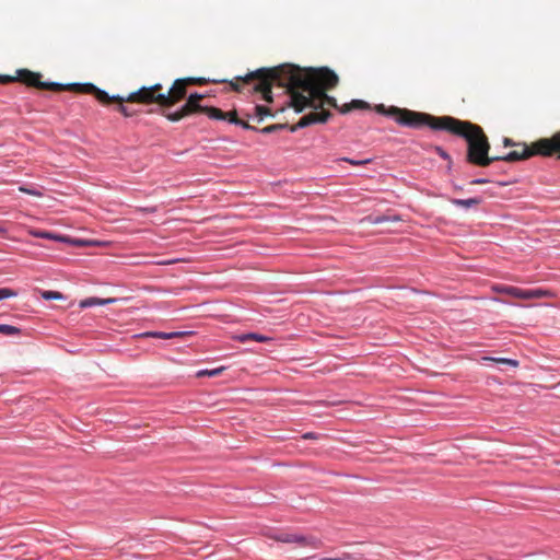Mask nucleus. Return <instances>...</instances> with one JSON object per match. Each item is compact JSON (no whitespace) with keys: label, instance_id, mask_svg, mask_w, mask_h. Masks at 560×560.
I'll return each mask as SVG.
<instances>
[{"label":"nucleus","instance_id":"28","mask_svg":"<svg viewBox=\"0 0 560 560\" xmlns=\"http://www.w3.org/2000/svg\"><path fill=\"white\" fill-rule=\"evenodd\" d=\"M144 336L160 338V339H171L170 332H163V331H150V332L144 334Z\"/></svg>","mask_w":560,"mask_h":560},{"label":"nucleus","instance_id":"3","mask_svg":"<svg viewBox=\"0 0 560 560\" xmlns=\"http://www.w3.org/2000/svg\"><path fill=\"white\" fill-rule=\"evenodd\" d=\"M208 80L205 78L187 77L176 79L172 86L164 92L160 83L151 86H142L130 100L141 102H156L161 108L168 109L183 101L187 95V88L189 85H205Z\"/></svg>","mask_w":560,"mask_h":560},{"label":"nucleus","instance_id":"13","mask_svg":"<svg viewBox=\"0 0 560 560\" xmlns=\"http://www.w3.org/2000/svg\"><path fill=\"white\" fill-rule=\"evenodd\" d=\"M225 115H226L225 120H228L229 122L242 126L244 129H247V130H257L254 126L249 125L247 121L240 119L237 117L236 110L228 112V113H225Z\"/></svg>","mask_w":560,"mask_h":560},{"label":"nucleus","instance_id":"22","mask_svg":"<svg viewBox=\"0 0 560 560\" xmlns=\"http://www.w3.org/2000/svg\"><path fill=\"white\" fill-rule=\"evenodd\" d=\"M285 128L290 129V126H288L287 124H275V125L267 126V127L260 129L259 131L261 133L268 135V133H273V132H277V131L285 129Z\"/></svg>","mask_w":560,"mask_h":560},{"label":"nucleus","instance_id":"25","mask_svg":"<svg viewBox=\"0 0 560 560\" xmlns=\"http://www.w3.org/2000/svg\"><path fill=\"white\" fill-rule=\"evenodd\" d=\"M294 536L295 534L283 533L275 536L273 539L281 542L291 544L294 542Z\"/></svg>","mask_w":560,"mask_h":560},{"label":"nucleus","instance_id":"1","mask_svg":"<svg viewBox=\"0 0 560 560\" xmlns=\"http://www.w3.org/2000/svg\"><path fill=\"white\" fill-rule=\"evenodd\" d=\"M338 83V75L327 67L301 68L281 65L275 68H260L244 77H236L230 85L237 92L260 93L266 102H272L273 85L287 89L290 104L295 112L314 109L290 126V131L295 132L313 124L326 122L331 115L325 109L326 105L339 108L336 98L327 95V91L335 89Z\"/></svg>","mask_w":560,"mask_h":560},{"label":"nucleus","instance_id":"37","mask_svg":"<svg viewBox=\"0 0 560 560\" xmlns=\"http://www.w3.org/2000/svg\"><path fill=\"white\" fill-rule=\"evenodd\" d=\"M552 139H557L559 141V148L557 149V153L556 154L560 158V131L555 133L552 136Z\"/></svg>","mask_w":560,"mask_h":560},{"label":"nucleus","instance_id":"35","mask_svg":"<svg viewBox=\"0 0 560 560\" xmlns=\"http://www.w3.org/2000/svg\"><path fill=\"white\" fill-rule=\"evenodd\" d=\"M303 439L305 440H315L317 439V434L314 432H307L303 435Z\"/></svg>","mask_w":560,"mask_h":560},{"label":"nucleus","instance_id":"9","mask_svg":"<svg viewBox=\"0 0 560 560\" xmlns=\"http://www.w3.org/2000/svg\"><path fill=\"white\" fill-rule=\"evenodd\" d=\"M499 292L509 294L511 296L522 299V300H532V299H542L550 298L553 294L548 290L542 289H530L524 290L516 287H501L498 289Z\"/></svg>","mask_w":560,"mask_h":560},{"label":"nucleus","instance_id":"30","mask_svg":"<svg viewBox=\"0 0 560 560\" xmlns=\"http://www.w3.org/2000/svg\"><path fill=\"white\" fill-rule=\"evenodd\" d=\"M205 95L202 94H199V93H191L186 101H189V102H198L200 103L201 100H203Z\"/></svg>","mask_w":560,"mask_h":560},{"label":"nucleus","instance_id":"24","mask_svg":"<svg viewBox=\"0 0 560 560\" xmlns=\"http://www.w3.org/2000/svg\"><path fill=\"white\" fill-rule=\"evenodd\" d=\"M42 298L44 300H62L63 299V295L60 293V292H57V291H43L42 292Z\"/></svg>","mask_w":560,"mask_h":560},{"label":"nucleus","instance_id":"11","mask_svg":"<svg viewBox=\"0 0 560 560\" xmlns=\"http://www.w3.org/2000/svg\"><path fill=\"white\" fill-rule=\"evenodd\" d=\"M294 538V542L301 546H311L313 548H320L323 546L322 540L314 536H303L295 534Z\"/></svg>","mask_w":560,"mask_h":560},{"label":"nucleus","instance_id":"20","mask_svg":"<svg viewBox=\"0 0 560 560\" xmlns=\"http://www.w3.org/2000/svg\"><path fill=\"white\" fill-rule=\"evenodd\" d=\"M225 370L224 366H220V368H217V369H212V370H200L196 373V376L197 377H202V376H210V377H213V376H219L223 371Z\"/></svg>","mask_w":560,"mask_h":560},{"label":"nucleus","instance_id":"29","mask_svg":"<svg viewBox=\"0 0 560 560\" xmlns=\"http://www.w3.org/2000/svg\"><path fill=\"white\" fill-rule=\"evenodd\" d=\"M16 295V292L9 288H1L0 289V301L8 298H13Z\"/></svg>","mask_w":560,"mask_h":560},{"label":"nucleus","instance_id":"41","mask_svg":"<svg viewBox=\"0 0 560 560\" xmlns=\"http://www.w3.org/2000/svg\"><path fill=\"white\" fill-rule=\"evenodd\" d=\"M174 262L173 260H168V261H165V262H161L162 265H166V264H172Z\"/></svg>","mask_w":560,"mask_h":560},{"label":"nucleus","instance_id":"19","mask_svg":"<svg viewBox=\"0 0 560 560\" xmlns=\"http://www.w3.org/2000/svg\"><path fill=\"white\" fill-rule=\"evenodd\" d=\"M483 360L492 361V362H495V363H499V364L510 365L512 368H517L518 364H520L517 360L506 359V358H489V357H485Z\"/></svg>","mask_w":560,"mask_h":560},{"label":"nucleus","instance_id":"23","mask_svg":"<svg viewBox=\"0 0 560 560\" xmlns=\"http://www.w3.org/2000/svg\"><path fill=\"white\" fill-rule=\"evenodd\" d=\"M390 218L386 215H378V217H366L362 220L363 223L369 224H381L383 222L389 221Z\"/></svg>","mask_w":560,"mask_h":560},{"label":"nucleus","instance_id":"38","mask_svg":"<svg viewBox=\"0 0 560 560\" xmlns=\"http://www.w3.org/2000/svg\"><path fill=\"white\" fill-rule=\"evenodd\" d=\"M504 147H513L515 145L514 142L510 138H504Z\"/></svg>","mask_w":560,"mask_h":560},{"label":"nucleus","instance_id":"7","mask_svg":"<svg viewBox=\"0 0 560 560\" xmlns=\"http://www.w3.org/2000/svg\"><path fill=\"white\" fill-rule=\"evenodd\" d=\"M96 90L98 92H80L81 94H91L93 95L101 104L103 105H108L110 103H117L118 104V107L117 109L125 116V117H130L133 115L132 112H129V109L124 105L125 102H128V103H139V104H144V105H150V104H156V102H141V101H133V100H129L131 98V96L133 94H136L138 91L136 92H132L130 93L128 96L126 97H122V96H109L107 94V92L98 89L96 86Z\"/></svg>","mask_w":560,"mask_h":560},{"label":"nucleus","instance_id":"40","mask_svg":"<svg viewBox=\"0 0 560 560\" xmlns=\"http://www.w3.org/2000/svg\"><path fill=\"white\" fill-rule=\"evenodd\" d=\"M73 243H74L75 245H83V244H85L83 241H74Z\"/></svg>","mask_w":560,"mask_h":560},{"label":"nucleus","instance_id":"17","mask_svg":"<svg viewBox=\"0 0 560 560\" xmlns=\"http://www.w3.org/2000/svg\"><path fill=\"white\" fill-rule=\"evenodd\" d=\"M31 234L35 237L49 238V240L61 241V242L67 241V238L65 236L56 235L50 232L32 231Z\"/></svg>","mask_w":560,"mask_h":560},{"label":"nucleus","instance_id":"26","mask_svg":"<svg viewBox=\"0 0 560 560\" xmlns=\"http://www.w3.org/2000/svg\"><path fill=\"white\" fill-rule=\"evenodd\" d=\"M319 560H357V559L349 552H342L339 556L325 557V558H320Z\"/></svg>","mask_w":560,"mask_h":560},{"label":"nucleus","instance_id":"34","mask_svg":"<svg viewBox=\"0 0 560 560\" xmlns=\"http://www.w3.org/2000/svg\"><path fill=\"white\" fill-rule=\"evenodd\" d=\"M435 151H436V153H438L441 158H443L444 160H450V159H451V158H450V155H448V154H447V153H446L442 148L436 147V148H435Z\"/></svg>","mask_w":560,"mask_h":560},{"label":"nucleus","instance_id":"31","mask_svg":"<svg viewBox=\"0 0 560 560\" xmlns=\"http://www.w3.org/2000/svg\"><path fill=\"white\" fill-rule=\"evenodd\" d=\"M389 110H390V106L386 107L383 104H380V105L376 106V112L377 113L383 114V115L388 116V117H389V113H388Z\"/></svg>","mask_w":560,"mask_h":560},{"label":"nucleus","instance_id":"27","mask_svg":"<svg viewBox=\"0 0 560 560\" xmlns=\"http://www.w3.org/2000/svg\"><path fill=\"white\" fill-rule=\"evenodd\" d=\"M19 190L21 192H24V194H27V195H31V196H35V197H42L43 196L42 191L33 189V188H28L26 186H20Z\"/></svg>","mask_w":560,"mask_h":560},{"label":"nucleus","instance_id":"33","mask_svg":"<svg viewBox=\"0 0 560 560\" xmlns=\"http://www.w3.org/2000/svg\"><path fill=\"white\" fill-rule=\"evenodd\" d=\"M191 332L189 331H173V332H170L171 335V339L172 338H180V337H185L187 335H190Z\"/></svg>","mask_w":560,"mask_h":560},{"label":"nucleus","instance_id":"39","mask_svg":"<svg viewBox=\"0 0 560 560\" xmlns=\"http://www.w3.org/2000/svg\"><path fill=\"white\" fill-rule=\"evenodd\" d=\"M485 183H487V180H486V179H475V180L472 182V184H485Z\"/></svg>","mask_w":560,"mask_h":560},{"label":"nucleus","instance_id":"6","mask_svg":"<svg viewBox=\"0 0 560 560\" xmlns=\"http://www.w3.org/2000/svg\"><path fill=\"white\" fill-rule=\"evenodd\" d=\"M559 144V141L557 139H552V137L542 138L533 142L530 145H526L525 143L517 144L520 149L513 150L506 155L498 158L499 161L515 162L527 160L534 155L552 156L556 155Z\"/></svg>","mask_w":560,"mask_h":560},{"label":"nucleus","instance_id":"21","mask_svg":"<svg viewBox=\"0 0 560 560\" xmlns=\"http://www.w3.org/2000/svg\"><path fill=\"white\" fill-rule=\"evenodd\" d=\"M20 332H21V329L15 326L0 324V334H2V335L15 336V335H20Z\"/></svg>","mask_w":560,"mask_h":560},{"label":"nucleus","instance_id":"42","mask_svg":"<svg viewBox=\"0 0 560 560\" xmlns=\"http://www.w3.org/2000/svg\"><path fill=\"white\" fill-rule=\"evenodd\" d=\"M1 231H2V230L0 229V232H1Z\"/></svg>","mask_w":560,"mask_h":560},{"label":"nucleus","instance_id":"8","mask_svg":"<svg viewBox=\"0 0 560 560\" xmlns=\"http://www.w3.org/2000/svg\"><path fill=\"white\" fill-rule=\"evenodd\" d=\"M207 106H202L198 102H189L186 101L185 104L175 112H167L164 108L162 109V115L172 122H177L185 117L191 116L194 114H205Z\"/></svg>","mask_w":560,"mask_h":560},{"label":"nucleus","instance_id":"36","mask_svg":"<svg viewBox=\"0 0 560 560\" xmlns=\"http://www.w3.org/2000/svg\"><path fill=\"white\" fill-rule=\"evenodd\" d=\"M9 82H13L12 77H9V75H0V83H9Z\"/></svg>","mask_w":560,"mask_h":560},{"label":"nucleus","instance_id":"12","mask_svg":"<svg viewBox=\"0 0 560 560\" xmlns=\"http://www.w3.org/2000/svg\"><path fill=\"white\" fill-rule=\"evenodd\" d=\"M370 104L362 100H353L348 104L342 105L341 107L337 108L340 113L347 114L353 109H369Z\"/></svg>","mask_w":560,"mask_h":560},{"label":"nucleus","instance_id":"32","mask_svg":"<svg viewBox=\"0 0 560 560\" xmlns=\"http://www.w3.org/2000/svg\"><path fill=\"white\" fill-rule=\"evenodd\" d=\"M342 161H346L352 165H362V164H366L370 162V160H362V161H359V160H352V159H348V158H343Z\"/></svg>","mask_w":560,"mask_h":560},{"label":"nucleus","instance_id":"14","mask_svg":"<svg viewBox=\"0 0 560 560\" xmlns=\"http://www.w3.org/2000/svg\"><path fill=\"white\" fill-rule=\"evenodd\" d=\"M235 339L241 341V342H246V341H250V340L257 341V342H267L271 338H269L267 336H264V335H260V334L250 332V334L240 335V336L235 337Z\"/></svg>","mask_w":560,"mask_h":560},{"label":"nucleus","instance_id":"10","mask_svg":"<svg viewBox=\"0 0 560 560\" xmlns=\"http://www.w3.org/2000/svg\"><path fill=\"white\" fill-rule=\"evenodd\" d=\"M115 301H116V299H113V298H108V299L88 298V299L80 301L79 306L81 308H86V307L96 306V305H108V304L114 303Z\"/></svg>","mask_w":560,"mask_h":560},{"label":"nucleus","instance_id":"18","mask_svg":"<svg viewBox=\"0 0 560 560\" xmlns=\"http://www.w3.org/2000/svg\"><path fill=\"white\" fill-rule=\"evenodd\" d=\"M452 202L456 206L470 208L472 206H477L480 203L479 198H469V199H453Z\"/></svg>","mask_w":560,"mask_h":560},{"label":"nucleus","instance_id":"16","mask_svg":"<svg viewBox=\"0 0 560 560\" xmlns=\"http://www.w3.org/2000/svg\"><path fill=\"white\" fill-rule=\"evenodd\" d=\"M205 114L210 119H215V120H225V116H226L225 113L223 110H221L220 108L209 107V106H207Z\"/></svg>","mask_w":560,"mask_h":560},{"label":"nucleus","instance_id":"4","mask_svg":"<svg viewBox=\"0 0 560 560\" xmlns=\"http://www.w3.org/2000/svg\"><path fill=\"white\" fill-rule=\"evenodd\" d=\"M389 117H392L397 124L409 127V128H421L429 126L434 130H445L447 127V120L452 119V116L435 117L430 114L410 110L408 108H399L390 106Z\"/></svg>","mask_w":560,"mask_h":560},{"label":"nucleus","instance_id":"15","mask_svg":"<svg viewBox=\"0 0 560 560\" xmlns=\"http://www.w3.org/2000/svg\"><path fill=\"white\" fill-rule=\"evenodd\" d=\"M272 116L269 107L264 105H256L254 107V118L257 119L258 122H261L266 117Z\"/></svg>","mask_w":560,"mask_h":560},{"label":"nucleus","instance_id":"2","mask_svg":"<svg viewBox=\"0 0 560 560\" xmlns=\"http://www.w3.org/2000/svg\"><path fill=\"white\" fill-rule=\"evenodd\" d=\"M444 126L447 127V132L467 141V162L470 164L485 167L493 161H499V158L489 156L490 143L480 126L454 117Z\"/></svg>","mask_w":560,"mask_h":560},{"label":"nucleus","instance_id":"5","mask_svg":"<svg viewBox=\"0 0 560 560\" xmlns=\"http://www.w3.org/2000/svg\"><path fill=\"white\" fill-rule=\"evenodd\" d=\"M13 81H19L26 86L35 88L38 90H49L54 92L71 91V92H98L96 86L92 83H71L60 84L55 82H43L42 74L31 71L28 69H20L16 71V77L12 78Z\"/></svg>","mask_w":560,"mask_h":560}]
</instances>
